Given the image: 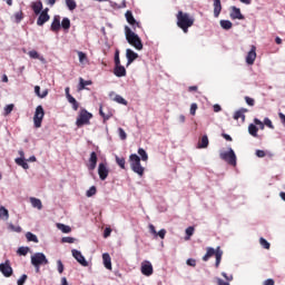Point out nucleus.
<instances>
[{"label":"nucleus","mask_w":285,"mask_h":285,"mask_svg":"<svg viewBox=\"0 0 285 285\" xmlns=\"http://www.w3.org/2000/svg\"><path fill=\"white\" fill-rule=\"evenodd\" d=\"M176 19L178 28H180L185 35L188 32V28H193V26H195V18L184 11H178Z\"/></svg>","instance_id":"nucleus-1"},{"label":"nucleus","mask_w":285,"mask_h":285,"mask_svg":"<svg viewBox=\"0 0 285 285\" xmlns=\"http://www.w3.org/2000/svg\"><path fill=\"white\" fill-rule=\"evenodd\" d=\"M125 37L129 46H132L136 50H144L141 38L128 26L125 27Z\"/></svg>","instance_id":"nucleus-2"},{"label":"nucleus","mask_w":285,"mask_h":285,"mask_svg":"<svg viewBox=\"0 0 285 285\" xmlns=\"http://www.w3.org/2000/svg\"><path fill=\"white\" fill-rule=\"evenodd\" d=\"M216 257L215 267L219 268V264H222V257L224 255V252L222 250V247H217L216 249L213 247H207L206 254L203 256V262H208L210 257Z\"/></svg>","instance_id":"nucleus-3"},{"label":"nucleus","mask_w":285,"mask_h":285,"mask_svg":"<svg viewBox=\"0 0 285 285\" xmlns=\"http://www.w3.org/2000/svg\"><path fill=\"white\" fill-rule=\"evenodd\" d=\"M129 164H130L131 170H134L136 175H139V177H144L145 168L141 166V158H139L137 154H131L129 156Z\"/></svg>","instance_id":"nucleus-4"},{"label":"nucleus","mask_w":285,"mask_h":285,"mask_svg":"<svg viewBox=\"0 0 285 285\" xmlns=\"http://www.w3.org/2000/svg\"><path fill=\"white\" fill-rule=\"evenodd\" d=\"M92 118V114L86 109H81L78 114L76 126L77 128H83V126H90V119Z\"/></svg>","instance_id":"nucleus-5"},{"label":"nucleus","mask_w":285,"mask_h":285,"mask_svg":"<svg viewBox=\"0 0 285 285\" xmlns=\"http://www.w3.org/2000/svg\"><path fill=\"white\" fill-rule=\"evenodd\" d=\"M219 157L229 166H237V155H235V150H233V148H229L228 151L220 153Z\"/></svg>","instance_id":"nucleus-6"},{"label":"nucleus","mask_w":285,"mask_h":285,"mask_svg":"<svg viewBox=\"0 0 285 285\" xmlns=\"http://www.w3.org/2000/svg\"><path fill=\"white\" fill-rule=\"evenodd\" d=\"M43 117H46V111L43 110V106L39 105L36 108V111L33 115L35 128H41V124L43 122Z\"/></svg>","instance_id":"nucleus-7"},{"label":"nucleus","mask_w":285,"mask_h":285,"mask_svg":"<svg viewBox=\"0 0 285 285\" xmlns=\"http://www.w3.org/2000/svg\"><path fill=\"white\" fill-rule=\"evenodd\" d=\"M31 264L32 266H46L48 265V258H46V254L43 253H36L31 257Z\"/></svg>","instance_id":"nucleus-8"},{"label":"nucleus","mask_w":285,"mask_h":285,"mask_svg":"<svg viewBox=\"0 0 285 285\" xmlns=\"http://www.w3.org/2000/svg\"><path fill=\"white\" fill-rule=\"evenodd\" d=\"M48 12H50L49 8H45L40 13L39 17L37 19V26H43L46 23H48V21H50V14H48Z\"/></svg>","instance_id":"nucleus-9"},{"label":"nucleus","mask_w":285,"mask_h":285,"mask_svg":"<svg viewBox=\"0 0 285 285\" xmlns=\"http://www.w3.org/2000/svg\"><path fill=\"white\" fill-rule=\"evenodd\" d=\"M127 23H129V26H131L132 30H137V28H141V23H139L136 19L135 16H132V11L128 10L125 13Z\"/></svg>","instance_id":"nucleus-10"},{"label":"nucleus","mask_w":285,"mask_h":285,"mask_svg":"<svg viewBox=\"0 0 285 285\" xmlns=\"http://www.w3.org/2000/svg\"><path fill=\"white\" fill-rule=\"evenodd\" d=\"M255 59H257V47H255V45H252L250 50L246 56L247 66H253V63H255Z\"/></svg>","instance_id":"nucleus-11"},{"label":"nucleus","mask_w":285,"mask_h":285,"mask_svg":"<svg viewBox=\"0 0 285 285\" xmlns=\"http://www.w3.org/2000/svg\"><path fill=\"white\" fill-rule=\"evenodd\" d=\"M0 273H2L4 277H12L13 271L12 266H10V261L0 264Z\"/></svg>","instance_id":"nucleus-12"},{"label":"nucleus","mask_w":285,"mask_h":285,"mask_svg":"<svg viewBox=\"0 0 285 285\" xmlns=\"http://www.w3.org/2000/svg\"><path fill=\"white\" fill-rule=\"evenodd\" d=\"M109 174H110V170L108 169L106 164L100 163L98 166V175H99L101 181H106V179H108Z\"/></svg>","instance_id":"nucleus-13"},{"label":"nucleus","mask_w":285,"mask_h":285,"mask_svg":"<svg viewBox=\"0 0 285 285\" xmlns=\"http://www.w3.org/2000/svg\"><path fill=\"white\" fill-rule=\"evenodd\" d=\"M140 271H141L142 275H146V277H150V275H153V273H154L153 264L148 261L142 262Z\"/></svg>","instance_id":"nucleus-14"},{"label":"nucleus","mask_w":285,"mask_h":285,"mask_svg":"<svg viewBox=\"0 0 285 285\" xmlns=\"http://www.w3.org/2000/svg\"><path fill=\"white\" fill-rule=\"evenodd\" d=\"M72 257L77 261L78 264H81V266H88V261H86V257L81 254V252L77 249H72Z\"/></svg>","instance_id":"nucleus-15"},{"label":"nucleus","mask_w":285,"mask_h":285,"mask_svg":"<svg viewBox=\"0 0 285 285\" xmlns=\"http://www.w3.org/2000/svg\"><path fill=\"white\" fill-rule=\"evenodd\" d=\"M51 32L61 30V16H55L50 27Z\"/></svg>","instance_id":"nucleus-16"},{"label":"nucleus","mask_w":285,"mask_h":285,"mask_svg":"<svg viewBox=\"0 0 285 285\" xmlns=\"http://www.w3.org/2000/svg\"><path fill=\"white\" fill-rule=\"evenodd\" d=\"M230 19L235 20H244V14H242V10L237 7H232L230 13H229Z\"/></svg>","instance_id":"nucleus-17"},{"label":"nucleus","mask_w":285,"mask_h":285,"mask_svg":"<svg viewBox=\"0 0 285 285\" xmlns=\"http://www.w3.org/2000/svg\"><path fill=\"white\" fill-rule=\"evenodd\" d=\"M126 57H127V66H130V63H132V61H135V59L139 58V55L137 52L132 51V49H127Z\"/></svg>","instance_id":"nucleus-18"},{"label":"nucleus","mask_w":285,"mask_h":285,"mask_svg":"<svg viewBox=\"0 0 285 285\" xmlns=\"http://www.w3.org/2000/svg\"><path fill=\"white\" fill-rule=\"evenodd\" d=\"M102 262L107 271H112V259L110 258V254L108 253L102 254Z\"/></svg>","instance_id":"nucleus-19"},{"label":"nucleus","mask_w":285,"mask_h":285,"mask_svg":"<svg viewBox=\"0 0 285 285\" xmlns=\"http://www.w3.org/2000/svg\"><path fill=\"white\" fill-rule=\"evenodd\" d=\"M97 168V153L92 151L89 157L88 169L95 170Z\"/></svg>","instance_id":"nucleus-20"},{"label":"nucleus","mask_w":285,"mask_h":285,"mask_svg":"<svg viewBox=\"0 0 285 285\" xmlns=\"http://www.w3.org/2000/svg\"><path fill=\"white\" fill-rule=\"evenodd\" d=\"M31 8L35 14H41V12H43V2L41 1L32 2Z\"/></svg>","instance_id":"nucleus-21"},{"label":"nucleus","mask_w":285,"mask_h":285,"mask_svg":"<svg viewBox=\"0 0 285 285\" xmlns=\"http://www.w3.org/2000/svg\"><path fill=\"white\" fill-rule=\"evenodd\" d=\"M114 75L116 77H126V67L121 65H116L114 69Z\"/></svg>","instance_id":"nucleus-22"},{"label":"nucleus","mask_w":285,"mask_h":285,"mask_svg":"<svg viewBox=\"0 0 285 285\" xmlns=\"http://www.w3.org/2000/svg\"><path fill=\"white\" fill-rule=\"evenodd\" d=\"M245 112H248V109H239L234 114V119L237 121L239 119H242V121H246V115H244Z\"/></svg>","instance_id":"nucleus-23"},{"label":"nucleus","mask_w":285,"mask_h":285,"mask_svg":"<svg viewBox=\"0 0 285 285\" xmlns=\"http://www.w3.org/2000/svg\"><path fill=\"white\" fill-rule=\"evenodd\" d=\"M222 13V0H214V17H219Z\"/></svg>","instance_id":"nucleus-24"},{"label":"nucleus","mask_w":285,"mask_h":285,"mask_svg":"<svg viewBox=\"0 0 285 285\" xmlns=\"http://www.w3.org/2000/svg\"><path fill=\"white\" fill-rule=\"evenodd\" d=\"M30 203L33 208H38V210H41L43 208V204L41 203V199L31 197Z\"/></svg>","instance_id":"nucleus-25"},{"label":"nucleus","mask_w":285,"mask_h":285,"mask_svg":"<svg viewBox=\"0 0 285 285\" xmlns=\"http://www.w3.org/2000/svg\"><path fill=\"white\" fill-rule=\"evenodd\" d=\"M197 148H208V136H203L198 141Z\"/></svg>","instance_id":"nucleus-26"},{"label":"nucleus","mask_w":285,"mask_h":285,"mask_svg":"<svg viewBox=\"0 0 285 285\" xmlns=\"http://www.w3.org/2000/svg\"><path fill=\"white\" fill-rule=\"evenodd\" d=\"M57 228H58L59 230H61V233H66V234L72 233V228H71L70 226L63 225V224H61V223H58V224H57Z\"/></svg>","instance_id":"nucleus-27"},{"label":"nucleus","mask_w":285,"mask_h":285,"mask_svg":"<svg viewBox=\"0 0 285 285\" xmlns=\"http://www.w3.org/2000/svg\"><path fill=\"white\" fill-rule=\"evenodd\" d=\"M28 55L31 59H39V61H46L43 56H40L39 52H37V50H31L28 52Z\"/></svg>","instance_id":"nucleus-28"},{"label":"nucleus","mask_w":285,"mask_h":285,"mask_svg":"<svg viewBox=\"0 0 285 285\" xmlns=\"http://www.w3.org/2000/svg\"><path fill=\"white\" fill-rule=\"evenodd\" d=\"M67 99H68L69 104L72 105L73 110H79V102L77 101V99H75V97H72V95H68Z\"/></svg>","instance_id":"nucleus-29"},{"label":"nucleus","mask_w":285,"mask_h":285,"mask_svg":"<svg viewBox=\"0 0 285 285\" xmlns=\"http://www.w3.org/2000/svg\"><path fill=\"white\" fill-rule=\"evenodd\" d=\"M35 92L38 97H40V99L48 97V90H45L41 92V87H39V86L35 87Z\"/></svg>","instance_id":"nucleus-30"},{"label":"nucleus","mask_w":285,"mask_h":285,"mask_svg":"<svg viewBox=\"0 0 285 285\" xmlns=\"http://www.w3.org/2000/svg\"><path fill=\"white\" fill-rule=\"evenodd\" d=\"M10 218V214L6 207H0V219L8 220Z\"/></svg>","instance_id":"nucleus-31"},{"label":"nucleus","mask_w":285,"mask_h":285,"mask_svg":"<svg viewBox=\"0 0 285 285\" xmlns=\"http://www.w3.org/2000/svg\"><path fill=\"white\" fill-rule=\"evenodd\" d=\"M220 27L223 30H230V28H233V22H230V20H220Z\"/></svg>","instance_id":"nucleus-32"},{"label":"nucleus","mask_w":285,"mask_h":285,"mask_svg":"<svg viewBox=\"0 0 285 285\" xmlns=\"http://www.w3.org/2000/svg\"><path fill=\"white\" fill-rule=\"evenodd\" d=\"M258 131H259V129L254 124H250L248 126V132H249V135H252V137H257Z\"/></svg>","instance_id":"nucleus-33"},{"label":"nucleus","mask_w":285,"mask_h":285,"mask_svg":"<svg viewBox=\"0 0 285 285\" xmlns=\"http://www.w3.org/2000/svg\"><path fill=\"white\" fill-rule=\"evenodd\" d=\"M16 164L18 166H21L24 170H28V168H30V166L28 165V163H26L23 158H16Z\"/></svg>","instance_id":"nucleus-34"},{"label":"nucleus","mask_w":285,"mask_h":285,"mask_svg":"<svg viewBox=\"0 0 285 285\" xmlns=\"http://www.w3.org/2000/svg\"><path fill=\"white\" fill-rule=\"evenodd\" d=\"M116 164L122 169L126 170V158L116 156Z\"/></svg>","instance_id":"nucleus-35"},{"label":"nucleus","mask_w":285,"mask_h":285,"mask_svg":"<svg viewBox=\"0 0 285 285\" xmlns=\"http://www.w3.org/2000/svg\"><path fill=\"white\" fill-rule=\"evenodd\" d=\"M26 238L28 239V242H33L35 244H39V238H37V235L30 232L26 234Z\"/></svg>","instance_id":"nucleus-36"},{"label":"nucleus","mask_w":285,"mask_h":285,"mask_svg":"<svg viewBox=\"0 0 285 285\" xmlns=\"http://www.w3.org/2000/svg\"><path fill=\"white\" fill-rule=\"evenodd\" d=\"M66 1V6L68 8V10H76L77 9V1L75 0H65Z\"/></svg>","instance_id":"nucleus-37"},{"label":"nucleus","mask_w":285,"mask_h":285,"mask_svg":"<svg viewBox=\"0 0 285 285\" xmlns=\"http://www.w3.org/2000/svg\"><path fill=\"white\" fill-rule=\"evenodd\" d=\"M99 115L104 118V121H108V119H110V117H112L111 112H104V107L100 106L99 108Z\"/></svg>","instance_id":"nucleus-38"},{"label":"nucleus","mask_w":285,"mask_h":285,"mask_svg":"<svg viewBox=\"0 0 285 285\" xmlns=\"http://www.w3.org/2000/svg\"><path fill=\"white\" fill-rule=\"evenodd\" d=\"M92 85V81L90 80H83V78H80L79 79V90H83L86 88V86H91Z\"/></svg>","instance_id":"nucleus-39"},{"label":"nucleus","mask_w":285,"mask_h":285,"mask_svg":"<svg viewBox=\"0 0 285 285\" xmlns=\"http://www.w3.org/2000/svg\"><path fill=\"white\" fill-rule=\"evenodd\" d=\"M186 237L185 239L188 242V239H190V237H193V235H195V227L189 226L186 228Z\"/></svg>","instance_id":"nucleus-40"},{"label":"nucleus","mask_w":285,"mask_h":285,"mask_svg":"<svg viewBox=\"0 0 285 285\" xmlns=\"http://www.w3.org/2000/svg\"><path fill=\"white\" fill-rule=\"evenodd\" d=\"M259 244L266 250H271V243H268V240H266L264 237L259 238Z\"/></svg>","instance_id":"nucleus-41"},{"label":"nucleus","mask_w":285,"mask_h":285,"mask_svg":"<svg viewBox=\"0 0 285 285\" xmlns=\"http://www.w3.org/2000/svg\"><path fill=\"white\" fill-rule=\"evenodd\" d=\"M114 101H117V104H121L122 106H128V101L120 95H116Z\"/></svg>","instance_id":"nucleus-42"},{"label":"nucleus","mask_w":285,"mask_h":285,"mask_svg":"<svg viewBox=\"0 0 285 285\" xmlns=\"http://www.w3.org/2000/svg\"><path fill=\"white\" fill-rule=\"evenodd\" d=\"M63 30H70V19L63 18L60 24Z\"/></svg>","instance_id":"nucleus-43"},{"label":"nucleus","mask_w":285,"mask_h":285,"mask_svg":"<svg viewBox=\"0 0 285 285\" xmlns=\"http://www.w3.org/2000/svg\"><path fill=\"white\" fill-rule=\"evenodd\" d=\"M138 155L141 157L142 161H148V154L146 153V149L139 148Z\"/></svg>","instance_id":"nucleus-44"},{"label":"nucleus","mask_w":285,"mask_h":285,"mask_svg":"<svg viewBox=\"0 0 285 285\" xmlns=\"http://www.w3.org/2000/svg\"><path fill=\"white\" fill-rule=\"evenodd\" d=\"M118 135L122 141H126V139H128V135L126 134V130H124V128L121 127L118 128Z\"/></svg>","instance_id":"nucleus-45"},{"label":"nucleus","mask_w":285,"mask_h":285,"mask_svg":"<svg viewBox=\"0 0 285 285\" xmlns=\"http://www.w3.org/2000/svg\"><path fill=\"white\" fill-rule=\"evenodd\" d=\"M16 23H21L23 21V11H18L14 13Z\"/></svg>","instance_id":"nucleus-46"},{"label":"nucleus","mask_w":285,"mask_h":285,"mask_svg":"<svg viewBox=\"0 0 285 285\" xmlns=\"http://www.w3.org/2000/svg\"><path fill=\"white\" fill-rule=\"evenodd\" d=\"M95 195H97V187L96 186H91L89 188V190H87L86 196L87 197H95Z\"/></svg>","instance_id":"nucleus-47"},{"label":"nucleus","mask_w":285,"mask_h":285,"mask_svg":"<svg viewBox=\"0 0 285 285\" xmlns=\"http://www.w3.org/2000/svg\"><path fill=\"white\" fill-rule=\"evenodd\" d=\"M9 230L12 233H21V226H14L12 223L8 225Z\"/></svg>","instance_id":"nucleus-48"},{"label":"nucleus","mask_w":285,"mask_h":285,"mask_svg":"<svg viewBox=\"0 0 285 285\" xmlns=\"http://www.w3.org/2000/svg\"><path fill=\"white\" fill-rule=\"evenodd\" d=\"M78 57H79L80 63H86V61H88V56H86V53L82 51H78Z\"/></svg>","instance_id":"nucleus-49"},{"label":"nucleus","mask_w":285,"mask_h":285,"mask_svg":"<svg viewBox=\"0 0 285 285\" xmlns=\"http://www.w3.org/2000/svg\"><path fill=\"white\" fill-rule=\"evenodd\" d=\"M76 239L73 237L67 236L61 238V244H75Z\"/></svg>","instance_id":"nucleus-50"},{"label":"nucleus","mask_w":285,"mask_h":285,"mask_svg":"<svg viewBox=\"0 0 285 285\" xmlns=\"http://www.w3.org/2000/svg\"><path fill=\"white\" fill-rule=\"evenodd\" d=\"M114 61H115V66H121V60L119 59V49H117L115 52Z\"/></svg>","instance_id":"nucleus-51"},{"label":"nucleus","mask_w":285,"mask_h":285,"mask_svg":"<svg viewBox=\"0 0 285 285\" xmlns=\"http://www.w3.org/2000/svg\"><path fill=\"white\" fill-rule=\"evenodd\" d=\"M12 110H14V105L13 104L7 105L4 107V115H10V112H12Z\"/></svg>","instance_id":"nucleus-52"},{"label":"nucleus","mask_w":285,"mask_h":285,"mask_svg":"<svg viewBox=\"0 0 285 285\" xmlns=\"http://www.w3.org/2000/svg\"><path fill=\"white\" fill-rule=\"evenodd\" d=\"M264 124H265V126H267V128L275 130V126L273 125V121L269 118H265Z\"/></svg>","instance_id":"nucleus-53"},{"label":"nucleus","mask_w":285,"mask_h":285,"mask_svg":"<svg viewBox=\"0 0 285 285\" xmlns=\"http://www.w3.org/2000/svg\"><path fill=\"white\" fill-rule=\"evenodd\" d=\"M28 250H30L29 247H20V248L18 249V255H23V256H26V255H28Z\"/></svg>","instance_id":"nucleus-54"},{"label":"nucleus","mask_w":285,"mask_h":285,"mask_svg":"<svg viewBox=\"0 0 285 285\" xmlns=\"http://www.w3.org/2000/svg\"><path fill=\"white\" fill-rule=\"evenodd\" d=\"M27 279H28V275L23 274V275L18 279L17 284H18V285H23V284H26Z\"/></svg>","instance_id":"nucleus-55"},{"label":"nucleus","mask_w":285,"mask_h":285,"mask_svg":"<svg viewBox=\"0 0 285 285\" xmlns=\"http://www.w3.org/2000/svg\"><path fill=\"white\" fill-rule=\"evenodd\" d=\"M197 108H198V106L196 102L191 104L190 105V115L195 116L197 112Z\"/></svg>","instance_id":"nucleus-56"},{"label":"nucleus","mask_w":285,"mask_h":285,"mask_svg":"<svg viewBox=\"0 0 285 285\" xmlns=\"http://www.w3.org/2000/svg\"><path fill=\"white\" fill-rule=\"evenodd\" d=\"M245 101H246L247 106H255V99H253L248 96L245 97Z\"/></svg>","instance_id":"nucleus-57"},{"label":"nucleus","mask_w":285,"mask_h":285,"mask_svg":"<svg viewBox=\"0 0 285 285\" xmlns=\"http://www.w3.org/2000/svg\"><path fill=\"white\" fill-rule=\"evenodd\" d=\"M254 124H255L256 126H259L261 130H264L265 124L262 122V120L255 118V119H254Z\"/></svg>","instance_id":"nucleus-58"},{"label":"nucleus","mask_w":285,"mask_h":285,"mask_svg":"<svg viewBox=\"0 0 285 285\" xmlns=\"http://www.w3.org/2000/svg\"><path fill=\"white\" fill-rule=\"evenodd\" d=\"M57 266H58V273L61 275V273H63V263L59 259L57 261Z\"/></svg>","instance_id":"nucleus-59"},{"label":"nucleus","mask_w":285,"mask_h":285,"mask_svg":"<svg viewBox=\"0 0 285 285\" xmlns=\"http://www.w3.org/2000/svg\"><path fill=\"white\" fill-rule=\"evenodd\" d=\"M157 237H160V239H166V229H160L157 232Z\"/></svg>","instance_id":"nucleus-60"},{"label":"nucleus","mask_w":285,"mask_h":285,"mask_svg":"<svg viewBox=\"0 0 285 285\" xmlns=\"http://www.w3.org/2000/svg\"><path fill=\"white\" fill-rule=\"evenodd\" d=\"M256 157H259V158L266 157V151H264L262 149H257L256 150Z\"/></svg>","instance_id":"nucleus-61"},{"label":"nucleus","mask_w":285,"mask_h":285,"mask_svg":"<svg viewBox=\"0 0 285 285\" xmlns=\"http://www.w3.org/2000/svg\"><path fill=\"white\" fill-rule=\"evenodd\" d=\"M187 266H193V267L197 266V261H195L194 258L187 259Z\"/></svg>","instance_id":"nucleus-62"},{"label":"nucleus","mask_w":285,"mask_h":285,"mask_svg":"<svg viewBox=\"0 0 285 285\" xmlns=\"http://www.w3.org/2000/svg\"><path fill=\"white\" fill-rule=\"evenodd\" d=\"M263 285H275V281L273 278L266 279Z\"/></svg>","instance_id":"nucleus-63"},{"label":"nucleus","mask_w":285,"mask_h":285,"mask_svg":"<svg viewBox=\"0 0 285 285\" xmlns=\"http://www.w3.org/2000/svg\"><path fill=\"white\" fill-rule=\"evenodd\" d=\"M217 285H230V283L225 282V281L222 279V278H217Z\"/></svg>","instance_id":"nucleus-64"}]
</instances>
